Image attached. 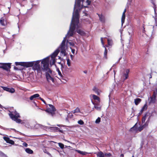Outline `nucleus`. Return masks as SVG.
<instances>
[{"mask_svg":"<svg viewBox=\"0 0 157 157\" xmlns=\"http://www.w3.org/2000/svg\"><path fill=\"white\" fill-rule=\"evenodd\" d=\"M10 113L9 115L10 118L16 123H20L21 122V120L18 118L20 117L19 114L15 110L12 112H10Z\"/></svg>","mask_w":157,"mask_h":157,"instance_id":"4","label":"nucleus"},{"mask_svg":"<svg viewBox=\"0 0 157 157\" xmlns=\"http://www.w3.org/2000/svg\"><path fill=\"white\" fill-rule=\"evenodd\" d=\"M83 72L85 74H86L87 73V71H84Z\"/></svg>","mask_w":157,"mask_h":157,"instance_id":"62","label":"nucleus"},{"mask_svg":"<svg viewBox=\"0 0 157 157\" xmlns=\"http://www.w3.org/2000/svg\"><path fill=\"white\" fill-rule=\"evenodd\" d=\"M40 96L38 94H34L30 96V99L31 100H32L34 98H36L39 97Z\"/></svg>","mask_w":157,"mask_h":157,"instance_id":"19","label":"nucleus"},{"mask_svg":"<svg viewBox=\"0 0 157 157\" xmlns=\"http://www.w3.org/2000/svg\"><path fill=\"white\" fill-rule=\"evenodd\" d=\"M10 129H12L15 132H17V131L16 130H15V129H14V128H10Z\"/></svg>","mask_w":157,"mask_h":157,"instance_id":"58","label":"nucleus"},{"mask_svg":"<svg viewBox=\"0 0 157 157\" xmlns=\"http://www.w3.org/2000/svg\"><path fill=\"white\" fill-rule=\"evenodd\" d=\"M46 153L47 154H48L49 156H51V155L48 152H47Z\"/></svg>","mask_w":157,"mask_h":157,"instance_id":"60","label":"nucleus"},{"mask_svg":"<svg viewBox=\"0 0 157 157\" xmlns=\"http://www.w3.org/2000/svg\"><path fill=\"white\" fill-rule=\"evenodd\" d=\"M49 57H48L42 60L41 63L43 65L42 66V68H41V71L42 72V70H43L47 71V72H49L50 74H51L52 71L49 68Z\"/></svg>","mask_w":157,"mask_h":157,"instance_id":"3","label":"nucleus"},{"mask_svg":"<svg viewBox=\"0 0 157 157\" xmlns=\"http://www.w3.org/2000/svg\"><path fill=\"white\" fill-rule=\"evenodd\" d=\"M72 113H80V111L79 108H77L75 110L72 111Z\"/></svg>","mask_w":157,"mask_h":157,"instance_id":"27","label":"nucleus"},{"mask_svg":"<svg viewBox=\"0 0 157 157\" xmlns=\"http://www.w3.org/2000/svg\"><path fill=\"white\" fill-rule=\"evenodd\" d=\"M15 64L16 65H21L22 66H23V62H15Z\"/></svg>","mask_w":157,"mask_h":157,"instance_id":"33","label":"nucleus"},{"mask_svg":"<svg viewBox=\"0 0 157 157\" xmlns=\"http://www.w3.org/2000/svg\"><path fill=\"white\" fill-rule=\"evenodd\" d=\"M145 128L144 126L142 125L139 128L138 130L139 132H141Z\"/></svg>","mask_w":157,"mask_h":157,"instance_id":"35","label":"nucleus"},{"mask_svg":"<svg viewBox=\"0 0 157 157\" xmlns=\"http://www.w3.org/2000/svg\"><path fill=\"white\" fill-rule=\"evenodd\" d=\"M59 50L58 48L56 49L51 55V58H55L57 55Z\"/></svg>","mask_w":157,"mask_h":157,"instance_id":"12","label":"nucleus"},{"mask_svg":"<svg viewBox=\"0 0 157 157\" xmlns=\"http://www.w3.org/2000/svg\"><path fill=\"white\" fill-rule=\"evenodd\" d=\"M101 121V118L99 117H98L96 120L95 123L97 124L99 123Z\"/></svg>","mask_w":157,"mask_h":157,"instance_id":"40","label":"nucleus"},{"mask_svg":"<svg viewBox=\"0 0 157 157\" xmlns=\"http://www.w3.org/2000/svg\"><path fill=\"white\" fill-rule=\"evenodd\" d=\"M67 64L68 65L69 67H70L71 66V62L70 61V59H67Z\"/></svg>","mask_w":157,"mask_h":157,"instance_id":"39","label":"nucleus"},{"mask_svg":"<svg viewBox=\"0 0 157 157\" xmlns=\"http://www.w3.org/2000/svg\"><path fill=\"white\" fill-rule=\"evenodd\" d=\"M82 153H81V154L82 155H85L86 153L85 152L82 151Z\"/></svg>","mask_w":157,"mask_h":157,"instance_id":"53","label":"nucleus"},{"mask_svg":"<svg viewBox=\"0 0 157 157\" xmlns=\"http://www.w3.org/2000/svg\"><path fill=\"white\" fill-rule=\"evenodd\" d=\"M148 113H145V115L143 117L142 119V123H144L145 122V121L146 120V117L148 116Z\"/></svg>","mask_w":157,"mask_h":157,"instance_id":"20","label":"nucleus"},{"mask_svg":"<svg viewBox=\"0 0 157 157\" xmlns=\"http://www.w3.org/2000/svg\"><path fill=\"white\" fill-rule=\"evenodd\" d=\"M69 44L71 46H74L75 45V44L73 42H69Z\"/></svg>","mask_w":157,"mask_h":157,"instance_id":"48","label":"nucleus"},{"mask_svg":"<svg viewBox=\"0 0 157 157\" xmlns=\"http://www.w3.org/2000/svg\"><path fill=\"white\" fill-rule=\"evenodd\" d=\"M2 64H3V63H0V67L2 68V67H1V66H2Z\"/></svg>","mask_w":157,"mask_h":157,"instance_id":"61","label":"nucleus"},{"mask_svg":"<svg viewBox=\"0 0 157 157\" xmlns=\"http://www.w3.org/2000/svg\"><path fill=\"white\" fill-rule=\"evenodd\" d=\"M7 143L10 144L12 145H13L14 144V142L13 140L10 139Z\"/></svg>","mask_w":157,"mask_h":157,"instance_id":"37","label":"nucleus"},{"mask_svg":"<svg viewBox=\"0 0 157 157\" xmlns=\"http://www.w3.org/2000/svg\"><path fill=\"white\" fill-rule=\"evenodd\" d=\"M99 17V20L102 23H104L105 22V18L104 16L102 14H98L97 13Z\"/></svg>","mask_w":157,"mask_h":157,"instance_id":"14","label":"nucleus"},{"mask_svg":"<svg viewBox=\"0 0 157 157\" xmlns=\"http://www.w3.org/2000/svg\"><path fill=\"white\" fill-rule=\"evenodd\" d=\"M59 146L61 149H63L64 147V145L60 143H58Z\"/></svg>","mask_w":157,"mask_h":157,"instance_id":"34","label":"nucleus"},{"mask_svg":"<svg viewBox=\"0 0 157 157\" xmlns=\"http://www.w3.org/2000/svg\"><path fill=\"white\" fill-rule=\"evenodd\" d=\"M108 44L109 46H112L113 44V41L111 39H108L107 40Z\"/></svg>","mask_w":157,"mask_h":157,"instance_id":"24","label":"nucleus"},{"mask_svg":"<svg viewBox=\"0 0 157 157\" xmlns=\"http://www.w3.org/2000/svg\"><path fill=\"white\" fill-rule=\"evenodd\" d=\"M51 130L54 131H57V130L59 129V128L57 127H50Z\"/></svg>","mask_w":157,"mask_h":157,"instance_id":"32","label":"nucleus"},{"mask_svg":"<svg viewBox=\"0 0 157 157\" xmlns=\"http://www.w3.org/2000/svg\"><path fill=\"white\" fill-rule=\"evenodd\" d=\"M67 34L66 36L64 38L63 40L62 41L61 44V45H65V42L66 41V37H69L70 36L69 35L67 36Z\"/></svg>","mask_w":157,"mask_h":157,"instance_id":"28","label":"nucleus"},{"mask_svg":"<svg viewBox=\"0 0 157 157\" xmlns=\"http://www.w3.org/2000/svg\"><path fill=\"white\" fill-rule=\"evenodd\" d=\"M57 131L60 132H62V133L63 132V131L62 130H60L59 129V130H57Z\"/></svg>","mask_w":157,"mask_h":157,"instance_id":"57","label":"nucleus"},{"mask_svg":"<svg viewBox=\"0 0 157 157\" xmlns=\"http://www.w3.org/2000/svg\"><path fill=\"white\" fill-rule=\"evenodd\" d=\"M3 138V139L6 142V143H7L10 140V138L9 137L6 136L4 137Z\"/></svg>","mask_w":157,"mask_h":157,"instance_id":"36","label":"nucleus"},{"mask_svg":"<svg viewBox=\"0 0 157 157\" xmlns=\"http://www.w3.org/2000/svg\"><path fill=\"white\" fill-rule=\"evenodd\" d=\"M40 98L45 104L46 105L45 101L43 98Z\"/></svg>","mask_w":157,"mask_h":157,"instance_id":"49","label":"nucleus"},{"mask_svg":"<svg viewBox=\"0 0 157 157\" xmlns=\"http://www.w3.org/2000/svg\"><path fill=\"white\" fill-rule=\"evenodd\" d=\"M126 12V9H125L124 11L122 18H121V24L122 25L123 23L124 22V20L125 18V13Z\"/></svg>","mask_w":157,"mask_h":157,"instance_id":"15","label":"nucleus"},{"mask_svg":"<svg viewBox=\"0 0 157 157\" xmlns=\"http://www.w3.org/2000/svg\"><path fill=\"white\" fill-rule=\"evenodd\" d=\"M147 103H146L144 105V106L142 107L141 110H142L143 112L144 110H146L147 109Z\"/></svg>","mask_w":157,"mask_h":157,"instance_id":"26","label":"nucleus"},{"mask_svg":"<svg viewBox=\"0 0 157 157\" xmlns=\"http://www.w3.org/2000/svg\"><path fill=\"white\" fill-rule=\"evenodd\" d=\"M93 104L94 105V108L98 111H101V105L99 103H96L93 101H92Z\"/></svg>","mask_w":157,"mask_h":157,"instance_id":"11","label":"nucleus"},{"mask_svg":"<svg viewBox=\"0 0 157 157\" xmlns=\"http://www.w3.org/2000/svg\"><path fill=\"white\" fill-rule=\"evenodd\" d=\"M84 1V0L80 1L78 5L77 1L75 0L71 22L69 29L67 33V36L69 35L70 36H72L76 28L77 33L79 34L81 36H84L85 35L84 31L81 29L82 25L79 24L78 10L76 9L75 11V9L76 8V5L79 8L80 7L81 5L82 6Z\"/></svg>","mask_w":157,"mask_h":157,"instance_id":"1","label":"nucleus"},{"mask_svg":"<svg viewBox=\"0 0 157 157\" xmlns=\"http://www.w3.org/2000/svg\"><path fill=\"white\" fill-rule=\"evenodd\" d=\"M57 71L58 72V75L59 76V79H63L64 80V76L62 75V73L59 68H58L57 69Z\"/></svg>","mask_w":157,"mask_h":157,"instance_id":"16","label":"nucleus"},{"mask_svg":"<svg viewBox=\"0 0 157 157\" xmlns=\"http://www.w3.org/2000/svg\"><path fill=\"white\" fill-rule=\"evenodd\" d=\"M93 90L94 91H95L97 94H98V90L95 87H94L93 89Z\"/></svg>","mask_w":157,"mask_h":157,"instance_id":"42","label":"nucleus"},{"mask_svg":"<svg viewBox=\"0 0 157 157\" xmlns=\"http://www.w3.org/2000/svg\"><path fill=\"white\" fill-rule=\"evenodd\" d=\"M150 116L149 117V118H148L147 121H146L144 125H143L145 127H146V126L148 125L149 122L150 120Z\"/></svg>","mask_w":157,"mask_h":157,"instance_id":"30","label":"nucleus"},{"mask_svg":"<svg viewBox=\"0 0 157 157\" xmlns=\"http://www.w3.org/2000/svg\"><path fill=\"white\" fill-rule=\"evenodd\" d=\"M48 105L49 107H48L47 106V108L45 110V111L48 113L49 114L53 116L55 114V112L56 111V108L54 106L52 105L49 104Z\"/></svg>","mask_w":157,"mask_h":157,"instance_id":"5","label":"nucleus"},{"mask_svg":"<svg viewBox=\"0 0 157 157\" xmlns=\"http://www.w3.org/2000/svg\"><path fill=\"white\" fill-rule=\"evenodd\" d=\"M56 62V60L55 58H52L51 61V64L52 65L54 64Z\"/></svg>","mask_w":157,"mask_h":157,"instance_id":"38","label":"nucleus"},{"mask_svg":"<svg viewBox=\"0 0 157 157\" xmlns=\"http://www.w3.org/2000/svg\"><path fill=\"white\" fill-rule=\"evenodd\" d=\"M62 125H61V124H57V126H58V127H60Z\"/></svg>","mask_w":157,"mask_h":157,"instance_id":"63","label":"nucleus"},{"mask_svg":"<svg viewBox=\"0 0 157 157\" xmlns=\"http://www.w3.org/2000/svg\"><path fill=\"white\" fill-rule=\"evenodd\" d=\"M75 50L74 49H71V52L73 54H74L75 52Z\"/></svg>","mask_w":157,"mask_h":157,"instance_id":"51","label":"nucleus"},{"mask_svg":"<svg viewBox=\"0 0 157 157\" xmlns=\"http://www.w3.org/2000/svg\"><path fill=\"white\" fill-rule=\"evenodd\" d=\"M34 127L36 129L41 128L43 129H45L47 128V127L46 126L38 124H36L35 125Z\"/></svg>","mask_w":157,"mask_h":157,"instance_id":"13","label":"nucleus"},{"mask_svg":"<svg viewBox=\"0 0 157 157\" xmlns=\"http://www.w3.org/2000/svg\"><path fill=\"white\" fill-rule=\"evenodd\" d=\"M129 35L132 36L133 34V31L132 29H130V32H128Z\"/></svg>","mask_w":157,"mask_h":157,"instance_id":"44","label":"nucleus"},{"mask_svg":"<svg viewBox=\"0 0 157 157\" xmlns=\"http://www.w3.org/2000/svg\"><path fill=\"white\" fill-rule=\"evenodd\" d=\"M0 23L1 25L3 26H5L6 24V22L4 19L3 18H2L0 20Z\"/></svg>","mask_w":157,"mask_h":157,"instance_id":"21","label":"nucleus"},{"mask_svg":"<svg viewBox=\"0 0 157 157\" xmlns=\"http://www.w3.org/2000/svg\"><path fill=\"white\" fill-rule=\"evenodd\" d=\"M132 0H128V4H130L132 2Z\"/></svg>","mask_w":157,"mask_h":157,"instance_id":"52","label":"nucleus"},{"mask_svg":"<svg viewBox=\"0 0 157 157\" xmlns=\"http://www.w3.org/2000/svg\"><path fill=\"white\" fill-rule=\"evenodd\" d=\"M60 49V53L63 56H65L66 55L67 53L66 51V47L65 45L60 44L59 47L58 48Z\"/></svg>","mask_w":157,"mask_h":157,"instance_id":"7","label":"nucleus"},{"mask_svg":"<svg viewBox=\"0 0 157 157\" xmlns=\"http://www.w3.org/2000/svg\"><path fill=\"white\" fill-rule=\"evenodd\" d=\"M86 2L87 3V5H89L91 3V1L90 0H87Z\"/></svg>","mask_w":157,"mask_h":157,"instance_id":"45","label":"nucleus"},{"mask_svg":"<svg viewBox=\"0 0 157 157\" xmlns=\"http://www.w3.org/2000/svg\"><path fill=\"white\" fill-rule=\"evenodd\" d=\"M52 73L50 74L49 72H46V77L47 81L49 82L52 81L53 83L54 82V79L52 75Z\"/></svg>","mask_w":157,"mask_h":157,"instance_id":"6","label":"nucleus"},{"mask_svg":"<svg viewBox=\"0 0 157 157\" xmlns=\"http://www.w3.org/2000/svg\"><path fill=\"white\" fill-rule=\"evenodd\" d=\"M108 50L106 48H105L104 53V57L106 59H107V54Z\"/></svg>","mask_w":157,"mask_h":157,"instance_id":"25","label":"nucleus"},{"mask_svg":"<svg viewBox=\"0 0 157 157\" xmlns=\"http://www.w3.org/2000/svg\"><path fill=\"white\" fill-rule=\"evenodd\" d=\"M128 102V99L126 98L124 100L123 102V105L124 106H127V104Z\"/></svg>","mask_w":157,"mask_h":157,"instance_id":"31","label":"nucleus"},{"mask_svg":"<svg viewBox=\"0 0 157 157\" xmlns=\"http://www.w3.org/2000/svg\"><path fill=\"white\" fill-rule=\"evenodd\" d=\"M40 60L36 61L23 62V66L27 67H32V69L34 71H36L38 74L41 75L42 74L41 69L39 63Z\"/></svg>","mask_w":157,"mask_h":157,"instance_id":"2","label":"nucleus"},{"mask_svg":"<svg viewBox=\"0 0 157 157\" xmlns=\"http://www.w3.org/2000/svg\"><path fill=\"white\" fill-rule=\"evenodd\" d=\"M108 45H105V48H106V47H108Z\"/></svg>","mask_w":157,"mask_h":157,"instance_id":"64","label":"nucleus"},{"mask_svg":"<svg viewBox=\"0 0 157 157\" xmlns=\"http://www.w3.org/2000/svg\"><path fill=\"white\" fill-rule=\"evenodd\" d=\"M101 43L102 45V46L104 48H105V45H104V42H103V38L102 37H101Z\"/></svg>","mask_w":157,"mask_h":157,"instance_id":"43","label":"nucleus"},{"mask_svg":"<svg viewBox=\"0 0 157 157\" xmlns=\"http://www.w3.org/2000/svg\"><path fill=\"white\" fill-rule=\"evenodd\" d=\"M78 123L80 125H83L84 123L82 120H80L78 121Z\"/></svg>","mask_w":157,"mask_h":157,"instance_id":"41","label":"nucleus"},{"mask_svg":"<svg viewBox=\"0 0 157 157\" xmlns=\"http://www.w3.org/2000/svg\"><path fill=\"white\" fill-rule=\"evenodd\" d=\"M25 151L28 153L32 154L33 153V151L29 148H27L25 150Z\"/></svg>","mask_w":157,"mask_h":157,"instance_id":"23","label":"nucleus"},{"mask_svg":"<svg viewBox=\"0 0 157 157\" xmlns=\"http://www.w3.org/2000/svg\"><path fill=\"white\" fill-rule=\"evenodd\" d=\"M82 0H76V1H77L78 4L79 5V3L80 1H82Z\"/></svg>","mask_w":157,"mask_h":157,"instance_id":"56","label":"nucleus"},{"mask_svg":"<svg viewBox=\"0 0 157 157\" xmlns=\"http://www.w3.org/2000/svg\"><path fill=\"white\" fill-rule=\"evenodd\" d=\"M23 146H24V147H27V145H28V144H27L25 142V143H24L23 144Z\"/></svg>","mask_w":157,"mask_h":157,"instance_id":"50","label":"nucleus"},{"mask_svg":"<svg viewBox=\"0 0 157 157\" xmlns=\"http://www.w3.org/2000/svg\"><path fill=\"white\" fill-rule=\"evenodd\" d=\"M0 128L3 129L4 130H7V129L8 130L9 129V128H5L4 127L1 125H0Z\"/></svg>","mask_w":157,"mask_h":157,"instance_id":"47","label":"nucleus"},{"mask_svg":"<svg viewBox=\"0 0 157 157\" xmlns=\"http://www.w3.org/2000/svg\"><path fill=\"white\" fill-rule=\"evenodd\" d=\"M97 157H105L104 154L101 151L98 153L97 154Z\"/></svg>","mask_w":157,"mask_h":157,"instance_id":"22","label":"nucleus"},{"mask_svg":"<svg viewBox=\"0 0 157 157\" xmlns=\"http://www.w3.org/2000/svg\"><path fill=\"white\" fill-rule=\"evenodd\" d=\"M70 56H71V59L72 60L73 58H74V56L73 55H70Z\"/></svg>","mask_w":157,"mask_h":157,"instance_id":"59","label":"nucleus"},{"mask_svg":"<svg viewBox=\"0 0 157 157\" xmlns=\"http://www.w3.org/2000/svg\"><path fill=\"white\" fill-rule=\"evenodd\" d=\"M141 101V99L140 98H136L134 99L135 104L136 105H138Z\"/></svg>","mask_w":157,"mask_h":157,"instance_id":"18","label":"nucleus"},{"mask_svg":"<svg viewBox=\"0 0 157 157\" xmlns=\"http://www.w3.org/2000/svg\"><path fill=\"white\" fill-rule=\"evenodd\" d=\"M143 112H142V110H140V111L139 113V115H140Z\"/></svg>","mask_w":157,"mask_h":157,"instance_id":"54","label":"nucleus"},{"mask_svg":"<svg viewBox=\"0 0 157 157\" xmlns=\"http://www.w3.org/2000/svg\"><path fill=\"white\" fill-rule=\"evenodd\" d=\"M111 154L110 153H105V154L104 155V156L105 155V156H111Z\"/></svg>","mask_w":157,"mask_h":157,"instance_id":"46","label":"nucleus"},{"mask_svg":"<svg viewBox=\"0 0 157 157\" xmlns=\"http://www.w3.org/2000/svg\"><path fill=\"white\" fill-rule=\"evenodd\" d=\"M2 66H1L2 68L6 71H8L11 68V63H3V64H2Z\"/></svg>","mask_w":157,"mask_h":157,"instance_id":"9","label":"nucleus"},{"mask_svg":"<svg viewBox=\"0 0 157 157\" xmlns=\"http://www.w3.org/2000/svg\"><path fill=\"white\" fill-rule=\"evenodd\" d=\"M76 151H77L78 153H80V154H81V153H82V151H80V150H76Z\"/></svg>","mask_w":157,"mask_h":157,"instance_id":"55","label":"nucleus"},{"mask_svg":"<svg viewBox=\"0 0 157 157\" xmlns=\"http://www.w3.org/2000/svg\"><path fill=\"white\" fill-rule=\"evenodd\" d=\"M1 87L3 88L4 90L10 92L11 93H13L15 92L14 89L13 88H9L6 87L2 86Z\"/></svg>","mask_w":157,"mask_h":157,"instance_id":"10","label":"nucleus"},{"mask_svg":"<svg viewBox=\"0 0 157 157\" xmlns=\"http://www.w3.org/2000/svg\"><path fill=\"white\" fill-rule=\"evenodd\" d=\"M92 97L93 99L95 100H97L98 101H99V98L96 95L93 94L92 95Z\"/></svg>","mask_w":157,"mask_h":157,"instance_id":"29","label":"nucleus"},{"mask_svg":"<svg viewBox=\"0 0 157 157\" xmlns=\"http://www.w3.org/2000/svg\"><path fill=\"white\" fill-rule=\"evenodd\" d=\"M156 94L155 92L154 91L152 95L150 97L149 103L150 104H154L155 102Z\"/></svg>","mask_w":157,"mask_h":157,"instance_id":"8","label":"nucleus"},{"mask_svg":"<svg viewBox=\"0 0 157 157\" xmlns=\"http://www.w3.org/2000/svg\"><path fill=\"white\" fill-rule=\"evenodd\" d=\"M122 78L124 80H125L128 78V70L125 71V72L124 73L122 76Z\"/></svg>","mask_w":157,"mask_h":157,"instance_id":"17","label":"nucleus"}]
</instances>
